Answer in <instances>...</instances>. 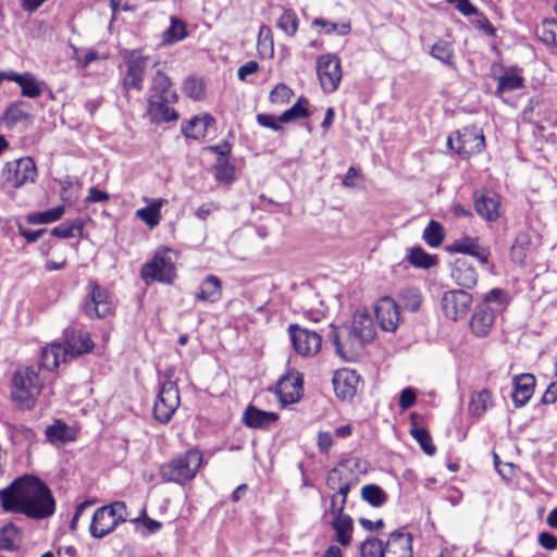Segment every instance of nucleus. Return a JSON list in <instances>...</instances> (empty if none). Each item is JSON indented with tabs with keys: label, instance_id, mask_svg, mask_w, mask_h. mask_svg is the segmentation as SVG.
<instances>
[{
	"label": "nucleus",
	"instance_id": "7",
	"mask_svg": "<svg viewBox=\"0 0 557 557\" xmlns=\"http://www.w3.org/2000/svg\"><path fill=\"white\" fill-rule=\"evenodd\" d=\"M37 168L29 157L9 161L1 171V180L4 185L12 188H20L28 182H35Z\"/></svg>",
	"mask_w": 557,
	"mask_h": 557
},
{
	"label": "nucleus",
	"instance_id": "54",
	"mask_svg": "<svg viewBox=\"0 0 557 557\" xmlns=\"http://www.w3.org/2000/svg\"><path fill=\"white\" fill-rule=\"evenodd\" d=\"M25 104L23 101H16L7 108L5 120L9 124L14 125L29 117V114L24 110Z\"/></svg>",
	"mask_w": 557,
	"mask_h": 557
},
{
	"label": "nucleus",
	"instance_id": "56",
	"mask_svg": "<svg viewBox=\"0 0 557 557\" xmlns=\"http://www.w3.org/2000/svg\"><path fill=\"white\" fill-rule=\"evenodd\" d=\"M312 26H320L323 28V32L327 35L332 33H336L338 35H347L350 32V24H337L333 22H329L324 18L317 17L312 22Z\"/></svg>",
	"mask_w": 557,
	"mask_h": 557
},
{
	"label": "nucleus",
	"instance_id": "14",
	"mask_svg": "<svg viewBox=\"0 0 557 557\" xmlns=\"http://www.w3.org/2000/svg\"><path fill=\"white\" fill-rule=\"evenodd\" d=\"M456 152L462 158H468L485 148V137L482 129L467 126L456 132Z\"/></svg>",
	"mask_w": 557,
	"mask_h": 557
},
{
	"label": "nucleus",
	"instance_id": "34",
	"mask_svg": "<svg viewBox=\"0 0 557 557\" xmlns=\"http://www.w3.org/2000/svg\"><path fill=\"white\" fill-rule=\"evenodd\" d=\"M214 123V117L209 114L195 116L187 124L182 125V132L186 137L199 140L206 137L208 128Z\"/></svg>",
	"mask_w": 557,
	"mask_h": 557
},
{
	"label": "nucleus",
	"instance_id": "33",
	"mask_svg": "<svg viewBox=\"0 0 557 557\" xmlns=\"http://www.w3.org/2000/svg\"><path fill=\"white\" fill-rule=\"evenodd\" d=\"M66 361V351L61 344H51L41 351L39 368L53 371L61 362Z\"/></svg>",
	"mask_w": 557,
	"mask_h": 557
},
{
	"label": "nucleus",
	"instance_id": "36",
	"mask_svg": "<svg viewBox=\"0 0 557 557\" xmlns=\"http://www.w3.org/2000/svg\"><path fill=\"white\" fill-rule=\"evenodd\" d=\"M331 525L336 533V541L343 546L349 545L354 530L351 517L348 515L337 517L333 519Z\"/></svg>",
	"mask_w": 557,
	"mask_h": 557
},
{
	"label": "nucleus",
	"instance_id": "39",
	"mask_svg": "<svg viewBox=\"0 0 557 557\" xmlns=\"http://www.w3.org/2000/svg\"><path fill=\"white\" fill-rule=\"evenodd\" d=\"M309 114V100L301 96L298 98L296 103L278 116V121L281 123H289L299 119L308 117Z\"/></svg>",
	"mask_w": 557,
	"mask_h": 557
},
{
	"label": "nucleus",
	"instance_id": "48",
	"mask_svg": "<svg viewBox=\"0 0 557 557\" xmlns=\"http://www.w3.org/2000/svg\"><path fill=\"white\" fill-rule=\"evenodd\" d=\"M423 239L431 247H438L444 240V227L440 222L432 220L423 231Z\"/></svg>",
	"mask_w": 557,
	"mask_h": 557
},
{
	"label": "nucleus",
	"instance_id": "37",
	"mask_svg": "<svg viewBox=\"0 0 557 557\" xmlns=\"http://www.w3.org/2000/svg\"><path fill=\"white\" fill-rule=\"evenodd\" d=\"M163 199H154L147 207L140 208L136 211V216L144 221L150 228L156 227L161 219V207Z\"/></svg>",
	"mask_w": 557,
	"mask_h": 557
},
{
	"label": "nucleus",
	"instance_id": "9",
	"mask_svg": "<svg viewBox=\"0 0 557 557\" xmlns=\"http://www.w3.org/2000/svg\"><path fill=\"white\" fill-rule=\"evenodd\" d=\"M181 404L180 391L172 381L164 382L153 405V416L160 423H168Z\"/></svg>",
	"mask_w": 557,
	"mask_h": 557
},
{
	"label": "nucleus",
	"instance_id": "6",
	"mask_svg": "<svg viewBox=\"0 0 557 557\" xmlns=\"http://www.w3.org/2000/svg\"><path fill=\"white\" fill-rule=\"evenodd\" d=\"M140 276L146 284L154 281L164 284L173 283L176 269L169 251L156 252L153 258L143 265Z\"/></svg>",
	"mask_w": 557,
	"mask_h": 557
},
{
	"label": "nucleus",
	"instance_id": "3",
	"mask_svg": "<svg viewBox=\"0 0 557 557\" xmlns=\"http://www.w3.org/2000/svg\"><path fill=\"white\" fill-rule=\"evenodd\" d=\"M203 456L200 450L191 448L162 463L159 474L162 481L185 485L193 481L202 467Z\"/></svg>",
	"mask_w": 557,
	"mask_h": 557
},
{
	"label": "nucleus",
	"instance_id": "38",
	"mask_svg": "<svg viewBox=\"0 0 557 557\" xmlns=\"http://www.w3.org/2000/svg\"><path fill=\"white\" fill-rule=\"evenodd\" d=\"M537 38L546 46L557 47V20L545 18L535 28Z\"/></svg>",
	"mask_w": 557,
	"mask_h": 557
},
{
	"label": "nucleus",
	"instance_id": "63",
	"mask_svg": "<svg viewBox=\"0 0 557 557\" xmlns=\"http://www.w3.org/2000/svg\"><path fill=\"white\" fill-rule=\"evenodd\" d=\"M16 225H17L18 234L21 236H23L27 243L37 242L42 236V234L46 233L45 228L37 230V231H29V230L25 228L21 222H17Z\"/></svg>",
	"mask_w": 557,
	"mask_h": 557
},
{
	"label": "nucleus",
	"instance_id": "12",
	"mask_svg": "<svg viewBox=\"0 0 557 557\" xmlns=\"http://www.w3.org/2000/svg\"><path fill=\"white\" fill-rule=\"evenodd\" d=\"M112 309L109 292L97 282L88 284V299L83 305V310L90 319L106 318Z\"/></svg>",
	"mask_w": 557,
	"mask_h": 557
},
{
	"label": "nucleus",
	"instance_id": "40",
	"mask_svg": "<svg viewBox=\"0 0 557 557\" xmlns=\"http://www.w3.org/2000/svg\"><path fill=\"white\" fill-rule=\"evenodd\" d=\"M65 208L64 206H58L51 209H48L42 212H33L26 216V220L29 224H48L55 222L62 218L64 214Z\"/></svg>",
	"mask_w": 557,
	"mask_h": 557
},
{
	"label": "nucleus",
	"instance_id": "45",
	"mask_svg": "<svg viewBox=\"0 0 557 557\" xmlns=\"http://www.w3.org/2000/svg\"><path fill=\"white\" fill-rule=\"evenodd\" d=\"M399 301L405 309L417 312L421 307V293L416 287H406L399 293Z\"/></svg>",
	"mask_w": 557,
	"mask_h": 557
},
{
	"label": "nucleus",
	"instance_id": "49",
	"mask_svg": "<svg viewBox=\"0 0 557 557\" xmlns=\"http://www.w3.org/2000/svg\"><path fill=\"white\" fill-rule=\"evenodd\" d=\"M410 434L428 456H433L436 453V447L433 444L432 437L424 428L413 425L410 430Z\"/></svg>",
	"mask_w": 557,
	"mask_h": 557
},
{
	"label": "nucleus",
	"instance_id": "18",
	"mask_svg": "<svg viewBox=\"0 0 557 557\" xmlns=\"http://www.w3.org/2000/svg\"><path fill=\"white\" fill-rule=\"evenodd\" d=\"M3 81L16 83L21 87V95L23 97L35 99L44 92V83L39 82L30 72L23 74L14 71L0 72V83Z\"/></svg>",
	"mask_w": 557,
	"mask_h": 557
},
{
	"label": "nucleus",
	"instance_id": "25",
	"mask_svg": "<svg viewBox=\"0 0 557 557\" xmlns=\"http://www.w3.org/2000/svg\"><path fill=\"white\" fill-rule=\"evenodd\" d=\"M348 333L359 338L363 344L371 343L375 338V327L371 315L367 311H356Z\"/></svg>",
	"mask_w": 557,
	"mask_h": 557
},
{
	"label": "nucleus",
	"instance_id": "46",
	"mask_svg": "<svg viewBox=\"0 0 557 557\" xmlns=\"http://www.w3.org/2000/svg\"><path fill=\"white\" fill-rule=\"evenodd\" d=\"M409 262L420 269H430L436 263V256L424 251L421 247H413L408 255Z\"/></svg>",
	"mask_w": 557,
	"mask_h": 557
},
{
	"label": "nucleus",
	"instance_id": "22",
	"mask_svg": "<svg viewBox=\"0 0 557 557\" xmlns=\"http://www.w3.org/2000/svg\"><path fill=\"white\" fill-rule=\"evenodd\" d=\"M448 252H457L469 255L479 260L480 263L486 264L491 256L488 247L481 246L478 238L463 237L455 240L451 245L446 247Z\"/></svg>",
	"mask_w": 557,
	"mask_h": 557
},
{
	"label": "nucleus",
	"instance_id": "19",
	"mask_svg": "<svg viewBox=\"0 0 557 557\" xmlns=\"http://www.w3.org/2000/svg\"><path fill=\"white\" fill-rule=\"evenodd\" d=\"M332 382L336 396L346 400L356 395L360 376L355 370L341 369L334 373Z\"/></svg>",
	"mask_w": 557,
	"mask_h": 557
},
{
	"label": "nucleus",
	"instance_id": "41",
	"mask_svg": "<svg viewBox=\"0 0 557 557\" xmlns=\"http://www.w3.org/2000/svg\"><path fill=\"white\" fill-rule=\"evenodd\" d=\"M492 406V394L484 388L471 396L469 411L474 417H481Z\"/></svg>",
	"mask_w": 557,
	"mask_h": 557
},
{
	"label": "nucleus",
	"instance_id": "1",
	"mask_svg": "<svg viewBox=\"0 0 557 557\" xmlns=\"http://www.w3.org/2000/svg\"><path fill=\"white\" fill-rule=\"evenodd\" d=\"M1 507L7 512H18L40 520L52 516L55 500L48 485L33 475L15 479L8 487L0 490Z\"/></svg>",
	"mask_w": 557,
	"mask_h": 557
},
{
	"label": "nucleus",
	"instance_id": "16",
	"mask_svg": "<svg viewBox=\"0 0 557 557\" xmlns=\"http://www.w3.org/2000/svg\"><path fill=\"white\" fill-rule=\"evenodd\" d=\"M374 312L376 321L383 331H396L400 321V314L399 307L392 297L385 296L380 298L375 305Z\"/></svg>",
	"mask_w": 557,
	"mask_h": 557
},
{
	"label": "nucleus",
	"instance_id": "2",
	"mask_svg": "<svg viewBox=\"0 0 557 557\" xmlns=\"http://www.w3.org/2000/svg\"><path fill=\"white\" fill-rule=\"evenodd\" d=\"M42 389V381L34 367H25L14 372L11 384V399L22 411L32 410Z\"/></svg>",
	"mask_w": 557,
	"mask_h": 557
},
{
	"label": "nucleus",
	"instance_id": "17",
	"mask_svg": "<svg viewBox=\"0 0 557 557\" xmlns=\"http://www.w3.org/2000/svg\"><path fill=\"white\" fill-rule=\"evenodd\" d=\"M275 392L284 406L297 403L301 397L302 377L298 372L283 375L276 383Z\"/></svg>",
	"mask_w": 557,
	"mask_h": 557
},
{
	"label": "nucleus",
	"instance_id": "60",
	"mask_svg": "<svg viewBox=\"0 0 557 557\" xmlns=\"http://www.w3.org/2000/svg\"><path fill=\"white\" fill-rule=\"evenodd\" d=\"M447 2L453 4L465 16L479 14V9L470 0H447Z\"/></svg>",
	"mask_w": 557,
	"mask_h": 557
},
{
	"label": "nucleus",
	"instance_id": "59",
	"mask_svg": "<svg viewBox=\"0 0 557 557\" xmlns=\"http://www.w3.org/2000/svg\"><path fill=\"white\" fill-rule=\"evenodd\" d=\"M171 41H178L186 36V26L182 21L172 18L171 26L165 32Z\"/></svg>",
	"mask_w": 557,
	"mask_h": 557
},
{
	"label": "nucleus",
	"instance_id": "62",
	"mask_svg": "<svg viewBox=\"0 0 557 557\" xmlns=\"http://www.w3.org/2000/svg\"><path fill=\"white\" fill-rule=\"evenodd\" d=\"M257 122L267 128H271L275 132L282 129L281 122L272 114L260 113L257 115Z\"/></svg>",
	"mask_w": 557,
	"mask_h": 557
},
{
	"label": "nucleus",
	"instance_id": "58",
	"mask_svg": "<svg viewBox=\"0 0 557 557\" xmlns=\"http://www.w3.org/2000/svg\"><path fill=\"white\" fill-rule=\"evenodd\" d=\"M293 90L285 84L276 85L270 92V101L272 103H285L289 101L293 96Z\"/></svg>",
	"mask_w": 557,
	"mask_h": 557
},
{
	"label": "nucleus",
	"instance_id": "11",
	"mask_svg": "<svg viewBox=\"0 0 557 557\" xmlns=\"http://www.w3.org/2000/svg\"><path fill=\"white\" fill-rule=\"evenodd\" d=\"M290 341L295 350L306 357L315 356L322 346V334L317 331H309L297 324H290L288 327Z\"/></svg>",
	"mask_w": 557,
	"mask_h": 557
},
{
	"label": "nucleus",
	"instance_id": "27",
	"mask_svg": "<svg viewBox=\"0 0 557 557\" xmlns=\"http://www.w3.org/2000/svg\"><path fill=\"white\" fill-rule=\"evenodd\" d=\"M65 344L66 357L81 356L90 351L94 347V343L87 332L75 330H67L65 332Z\"/></svg>",
	"mask_w": 557,
	"mask_h": 557
},
{
	"label": "nucleus",
	"instance_id": "31",
	"mask_svg": "<svg viewBox=\"0 0 557 557\" xmlns=\"http://www.w3.org/2000/svg\"><path fill=\"white\" fill-rule=\"evenodd\" d=\"M195 298L198 301L214 304L222 298V282L213 274L207 275L201 282Z\"/></svg>",
	"mask_w": 557,
	"mask_h": 557
},
{
	"label": "nucleus",
	"instance_id": "53",
	"mask_svg": "<svg viewBox=\"0 0 557 557\" xmlns=\"http://www.w3.org/2000/svg\"><path fill=\"white\" fill-rule=\"evenodd\" d=\"M277 26L287 36L293 37L298 29V17L293 10H285L277 21Z\"/></svg>",
	"mask_w": 557,
	"mask_h": 557
},
{
	"label": "nucleus",
	"instance_id": "32",
	"mask_svg": "<svg viewBox=\"0 0 557 557\" xmlns=\"http://www.w3.org/2000/svg\"><path fill=\"white\" fill-rule=\"evenodd\" d=\"M176 101H163V99H148V114L153 123L172 122L178 119V113L169 107Z\"/></svg>",
	"mask_w": 557,
	"mask_h": 557
},
{
	"label": "nucleus",
	"instance_id": "10",
	"mask_svg": "<svg viewBox=\"0 0 557 557\" xmlns=\"http://www.w3.org/2000/svg\"><path fill=\"white\" fill-rule=\"evenodd\" d=\"M317 74L324 92H334L342 81L341 60L337 55L327 53L318 58Z\"/></svg>",
	"mask_w": 557,
	"mask_h": 557
},
{
	"label": "nucleus",
	"instance_id": "28",
	"mask_svg": "<svg viewBox=\"0 0 557 557\" xmlns=\"http://www.w3.org/2000/svg\"><path fill=\"white\" fill-rule=\"evenodd\" d=\"M148 99H163V101H177L176 91L172 88L171 79L160 70L152 77Z\"/></svg>",
	"mask_w": 557,
	"mask_h": 557
},
{
	"label": "nucleus",
	"instance_id": "42",
	"mask_svg": "<svg viewBox=\"0 0 557 557\" xmlns=\"http://www.w3.org/2000/svg\"><path fill=\"white\" fill-rule=\"evenodd\" d=\"M83 222L79 219L65 221L51 230V235L59 238H73L83 233Z\"/></svg>",
	"mask_w": 557,
	"mask_h": 557
},
{
	"label": "nucleus",
	"instance_id": "29",
	"mask_svg": "<svg viewBox=\"0 0 557 557\" xmlns=\"http://www.w3.org/2000/svg\"><path fill=\"white\" fill-rule=\"evenodd\" d=\"M278 420V414L248 406L243 414V422L250 429H268Z\"/></svg>",
	"mask_w": 557,
	"mask_h": 557
},
{
	"label": "nucleus",
	"instance_id": "44",
	"mask_svg": "<svg viewBox=\"0 0 557 557\" xmlns=\"http://www.w3.org/2000/svg\"><path fill=\"white\" fill-rule=\"evenodd\" d=\"M257 49L262 58L272 57L274 52L272 30L268 25H261L258 33Z\"/></svg>",
	"mask_w": 557,
	"mask_h": 557
},
{
	"label": "nucleus",
	"instance_id": "35",
	"mask_svg": "<svg viewBox=\"0 0 557 557\" xmlns=\"http://www.w3.org/2000/svg\"><path fill=\"white\" fill-rule=\"evenodd\" d=\"M22 545V531L12 522L0 528V550L15 552Z\"/></svg>",
	"mask_w": 557,
	"mask_h": 557
},
{
	"label": "nucleus",
	"instance_id": "51",
	"mask_svg": "<svg viewBox=\"0 0 557 557\" xmlns=\"http://www.w3.org/2000/svg\"><path fill=\"white\" fill-rule=\"evenodd\" d=\"M128 520L135 525H138L139 523L143 524V530L140 531L143 536L153 534L162 528V523L160 521L153 520L147 516L146 508H143L139 517Z\"/></svg>",
	"mask_w": 557,
	"mask_h": 557
},
{
	"label": "nucleus",
	"instance_id": "23",
	"mask_svg": "<svg viewBox=\"0 0 557 557\" xmlns=\"http://www.w3.org/2000/svg\"><path fill=\"white\" fill-rule=\"evenodd\" d=\"M450 276L460 287L472 288L478 283L479 274L467 259L457 258L451 263Z\"/></svg>",
	"mask_w": 557,
	"mask_h": 557
},
{
	"label": "nucleus",
	"instance_id": "55",
	"mask_svg": "<svg viewBox=\"0 0 557 557\" xmlns=\"http://www.w3.org/2000/svg\"><path fill=\"white\" fill-rule=\"evenodd\" d=\"M360 557H384L383 542L379 539H367L360 545Z\"/></svg>",
	"mask_w": 557,
	"mask_h": 557
},
{
	"label": "nucleus",
	"instance_id": "52",
	"mask_svg": "<svg viewBox=\"0 0 557 557\" xmlns=\"http://www.w3.org/2000/svg\"><path fill=\"white\" fill-rule=\"evenodd\" d=\"M523 87V78L516 74H505L498 77L496 95L499 96L505 91H513Z\"/></svg>",
	"mask_w": 557,
	"mask_h": 557
},
{
	"label": "nucleus",
	"instance_id": "47",
	"mask_svg": "<svg viewBox=\"0 0 557 557\" xmlns=\"http://www.w3.org/2000/svg\"><path fill=\"white\" fill-rule=\"evenodd\" d=\"M431 55L449 67H455L454 49L450 42L440 40L435 42L431 49Z\"/></svg>",
	"mask_w": 557,
	"mask_h": 557
},
{
	"label": "nucleus",
	"instance_id": "8",
	"mask_svg": "<svg viewBox=\"0 0 557 557\" xmlns=\"http://www.w3.org/2000/svg\"><path fill=\"white\" fill-rule=\"evenodd\" d=\"M124 58L126 72L122 79L123 89L125 91L131 89L140 91L144 87V77L150 64V58L143 55L137 50L128 51Z\"/></svg>",
	"mask_w": 557,
	"mask_h": 557
},
{
	"label": "nucleus",
	"instance_id": "61",
	"mask_svg": "<svg viewBox=\"0 0 557 557\" xmlns=\"http://www.w3.org/2000/svg\"><path fill=\"white\" fill-rule=\"evenodd\" d=\"M417 401L416 392L408 387L401 391L399 396V407L401 410H407L411 408Z\"/></svg>",
	"mask_w": 557,
	"mask_h": 557
},
{
	"label": "nucleus",
	"instance_id": "57",
	"mask_svg": "<svg viewBox=\"0 0 557 557\" xmlns=\"http://www.w3.org/2000/svg\"><path fill=\"white\" fill-rule=\"evenodd\" d=\"M184 94L195 100H199L202 98L205 94V86L202 81L196 77H187L183 85Z\"/></svg>",
	"mask_w": 557,
	"mask_h": 557
},
{
	"label": "nucleus",
	"instance_id": "64",
	"mask_svg": "<svg viewBox=\"0 0 557 557\" xmlns=\"http://www.w3.org/2000/svg\"><path fill=\"white\" fill-rule=\"evenodd\" d=\"M475 15L479 17L475 22L476 27L479 29H481L482 32H484L487 36L495 37L496 29L492 25V23L488 21V18L480 11H479V14H475Z\"/></svg>",
	"mask_w": 557,
	"mask_h": 557
},
{
	"label": "nucleus",
	"instance_id": "43",
	"mask_svg": "<svg viewBox=\"0 0 557 557\" xmlns=\"http://www.w3.org/2000/svg\"><path fill=\"white\" fill-rule=\"evenodd\" d=\"M362 500L372 507H381L387 502V494L376 484H368L361 488Z\"/></svg>",
	"mask_w": 557,
	"mask_h": 557
},
{
	"label": "nucleus",
	"instance_id": "13",
	"mask_svg": "<svg viewBox=\"0 0 557 557\" xmlns=\"http://www.w3.org/2000/svg\"><path fill=\"white\" fill-rule=\"evenodd\" d=\"M346 330H350L349 325L344 324L335 327L333 324H330L324 334L325 338L335 347L336 354L342 358H346L348 354L360 349L364 345L359 338L352 336V333L346 332Z\"/></svg>",
	"mask_w": 557,
	"mask_h": 557
},
{
	"label": "nucleus",
	"instance_id": "26",
	"mask_svg": "<svg viewBox=\"0 0 557 557\" xmlns=\"http://www.w3.org/2000/svg\"><path fill=\"white\" fill-rule=\"evenodd\" d=\"M535 386V376L530 373L516 375L513 377V391L511 398L516 408L527 405L532 397Z\"/></svg>",
	"mask_w": 557,
	"mask_h": 557
},
{
	"label": "nucleus",
	"instance_id": "4",
	"mask_svg": "<svg viewBox=\"0 0 557 557\" xmlns=\"http://www.w3.org/2000/svg\"><path fill=\"white\" fill-rule=\"evenodd\" d=\"M507 305L506 292L502 288H493L484 295L482 301L474 308L470 319L471 332L476 337H485L490 334L497 312Z\"/></svg>",
	"mask_w": 557,
	"mask_h": 557
},
{
	"label": "nucleus",
	"instance_id": "20",
	"mask_svg": "<svg viewBox=\"0 0 557 557\" xmlns=\"http://www.w3.org/2000/svg\"><path fill=\"white\" fill-rule=\"evenodd\" d=\"M476 213L487 221H495L499 216L500 197L492 190L475 191L473 194Z\"/></svg>",
	"mask_w": 557,
	"mask_h": 557
},
{
	"label": "nucleus",
	"instance_id": "15",
	"mask_svg": "<svg viewBox=\"0 0 557 557\" xmlns=\"http://www.w3.org/2000/svg\"><path fill=\"white\" fill-rule=\"evenodd\" d=\"M472 302V296L461 289L445 292L442 297V310L446 318L458 320L463 318Z\"/></svg>",
	"mask_w": 557,
	"mask_h": 557
},
{
	"label": "nucleus",
	"instance_id": "24",
	"mask_svg": "<svg viewBox=\"0 0 557 557\" xmlns=\"http://www.w3.org/2000/svg\"><path fill=\"white\" fill-rule=\"evenodd\" d=\"M357 461L345 459L334 467L327 474L326 484L331 490H335L345 483L356 484L357 478L354 470L357 468Z\"/></svg>",
	"mask_w": 557,
	"mask_h": 557
},
{
	"label": "nucleus",
	"instance_id": "5",
	"mask_svg": "<svg viewBox=\"0 0 557 557\" xmlns=\"http://www.w3.org/2000/svg\"><path fill=\"white\" fill-rule=\"evenodd\" d=\"M129 519V512L124 502H114L98 508L92 516L89 532L95 539H102L112 533L116 527Z\"/></svg>",
	"mask_w": 557,
	"mask_h": 557
},
{
	"label": "nucleus",
	"instance_id": "30",
	"mask_svg": "<svg viewBox=\"0 0 557 557\" xmlns=\"http://www.w3.org/2000/svg\"><path fill=\"white\" fill-rule=\"evenodd\" d=\"M47 441L55 446L65 445L76 440L75 430L62 420H54L45 430Z\"/></svg>",
	"mask_w": 557,
	"mask_h": 557
},
{
	"label": "nucleus",
	"instance_id": "50",
	"mask_svg": "<svg viewBox=\"0 0 557 557\" xmlns=\"http://www.w3.org/2000/svg\"><path fill=\"white\" fill-rule=\"evenodd\" d=\"M215 178L220 182L231 183L234 181L235 166L228 158H216L215 161Z\"/></svg>",
	"mask_w": 557,
	"mask_h": 557
},
{
	"label": "nucleus",
	"instance_id": "21",
	"mask_svg": "<svg viewBox=\"0 0 557 557\" xmlns=\"http://www.w3.org/2000/svg\"><path fill=\"white\" fill-rule=\"evenodd\" d=\"M383 548L384 557H412V535L396 530L389 534Z\"/></svg>",
	"mask_w": 557,
	"mask_h": 557
}]
</instances>
